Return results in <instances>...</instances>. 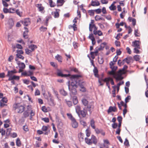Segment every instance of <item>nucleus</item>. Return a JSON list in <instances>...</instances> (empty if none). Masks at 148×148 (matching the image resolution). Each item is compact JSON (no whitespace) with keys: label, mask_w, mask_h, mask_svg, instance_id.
Returning <instances> with one entry per match:
<instances>
[{"label":"nucleus","mask_w":148,"mask_h":148,"mask_svg":"<svg viewBox=\"0 0 148 148\" xmlns=\"http://www.w3.org/2000/svg\"><path fill=\"white\" fill-rule=\"evenodd\" d=\"M72 121V127L74 128H76L78 126V124L77 122H76L75 119L73 118V120Z\"/></svg>","instance_id":"obj_13"},{"label":"nucleus","mask_w":148,"mask_h":148,"mask_svg":"<svg viewBox=\"0 0 148 148\" xmlns=\"http://www.w3.org/2000/svg\"><path fill=\"white\" fill-rule=\"evenodd\" d=\"M94 10H90L88 11V12L90 13V16H93L94 14Z\"/></svg>","instance_id":"obj_52"},{"label":"nucleus","mask_w":148,"mask_h":148,"mask_svg":"<svg viewBox=\"0 0 148 148\" xmlns=\"http://www.w3.org/2000/svg\"><path fill=\"white\" fill-rule=\"evenodd\" d=\"M16 146L18 147H19L21 145V142L20 139L19 138H18L16 140Z\"/></svg>","instance_id":"obj_29"},{"label":"nucleus","mask_w":148,"mask_h":148,"mask_svg":"<svg viewBox=\"0 0 148 148\" xmlns=\"http://www.w3.org/2000/svg\"><path fill=\"white\" fill-rule=\"evenodd\" d=\"M93 72L95 77L98 78H99V75L98 74V71L96 67H94Z\"/></svg>","instance_id":"obj_9"},{"label":"nucleus","mask_w":148,"mask_h":148,"mask_svg":"<svg viewBox=\"0 0 148 148\" xmlns=\"http://www.w3.org/2000/svg\"><path fill=\"white\" fill-rule=\"evenodd\" d=\"M91 3V5L93 6H98L100 5V3L98 1H97V2H96L95 1H92Z\"/></svg>","instance_id":"obj_20"},{"label":"nucleus","mask_w":148,"mask_h":148,"mask_svg":"<svg viewBox=\"0 0 148 148\" xmlns=\"http://www.w3.org/2000/svg\"><path fill=\"white\" fill-rule=\"evenodd\" d=\"M20 22L25 26H28L30 23V20L29 18H26L24 21H21Z\"/></svg>","instance_id":"obj_6"},{"label":"nucleus","mask_w":148,"mask_h":148,"mask_svg":"<svg viewBox=\"0 0 148 148\" xmlns=\"http://www.w3.org/2000/svg\"><path fill=\"white\" fill-rule=\"evenodd\" d=\"M83 104L85 106H87L88 104V101L85 99H83L82 100Z\"/></svg>","instance_id":"obj_26"},{"label":"nucleus","mask_w":148,"mask_h":148,"mask_svg":"<svg viewBox=\"0 0 148 148\" xmlns=\"http://www.w3.org/2000/svg\"><path fill=\"white\" fill-rule=\"evenodd\" d=\"M19 76H17L16 75H13L12 77L8 78V80L9 81H10L12 80H19Z\"/></svg>","instance_id":"obj_17"},{"label":"nucleus","mask_w":148,"mask_h":148,"mask_svg":"<svg viewBox=\"0 0 148 148\" xmlns=\"http://www.w3.org/2000/svg\"><path fill=\"white\" fill-rule=\"evenodd\" d=\"M110 79L111 77H106L104 79H103V81L105 82H106V83L107 82H109Z\"/></svg>","instance_id":"obj_43"},{"label":"nucleus","mask_w":148,"mask_h":148,"mask_svg":"<svg viewBox=\"0 0 148 148\" xmlns=\"http://www.w3.org/2000/svg\"><path fill=\"white\" fill-rule=\"evenodd\" d=\"M85 109L84 108L83 110H81L79 111V116H78L80 119L81 118L80 115H81L82 117L84 118L86 116L87 114V112L86 110H85Z\"/></svg>","instance_id":"obj_8"},{"label":"nucleus","mask_w":148,"mask_h":148,"mask_svg":"<svg viewBox=\"0 0 148 148\" xmlns=\"http://www.w3.org/2000/svg\"><path fill=\"white\" fill-rule=\"evenodd\" d=\"M0 101H1L2 103H7L8 101V99L6 98L3 97Z\"/></svg>","instance_id":"obj_39"},{"label":"nucleus","mask_w":148,"mask_h":148,"mask_svg":"<svg viewBox=\"0 0 148 148\" xmlns=\"http://www.w3.org/2000/svg\"><path fill=\"white\" fill-rule=\"evenodd\" d=\"M49 3L50 6L51 7H54L56 5L55 3L53 2L52 0H49Z\"/></svg>","instance_id":"obj_30"},{"label":"nucleus","mask_w":148,"mask_h":148,"mask_svg":"<svg viewBox=\"0 0 148 148\" xmlns=\"http://www.w3.org/2000/svg\"><path fill=\"white\" fill-rule=\"evenodd\" d=\"M54 17L55 18H58L59 17V14L58 12H55L54 13Z\"/></svg>","instance_id":"obj_51"},{"label":"nucleus","mask_w":148,"mask_h":148,"mask_svg":"<svg viewBox=\"0 0 148 148\" xmlns=\"http://www.w3.org/2000/svg\"><path fill=\"white\" fill-rule=\"evenodd\" d=\"M25 67V65L23 62H21L20 66H19V67L22 69H24Z\"/></svg>","instance_id":"obj_38"},{"label":"nucleus","mask_w":148,"mask_h":148,"mask_svg":"<svg viewBox=\"0 0 148 148\" xmlns=\"http://www.w3.org/2000/svg\"><path fill=\"white\" fill-rule=\"evenodd\" d=\"M24 112L23 114L24 117L25 118L28 117L29 115V111H28V110H26Z\"/></svg>","instance_id":"obj_24"},{"label":"nucleus","mask_w":148,"mask_h":148,"mask_svg":"<svg viewBox=\"0 0 148 148\" xmlns=\"http://www.w3.org/2000/svg\"><path fill=\"white\" fill-rule=\"evenodd\" d=\"M28 32L27 31H25L23 32V36L25 39H27L28 38Z\"/></svg>","instance_id":"obj_32"},{"label":"nucleus","mask_w":148,"mask_h":148,"mask_svg":"<svg viewBox=\"0 0 148 148\" xmlns=\"http://www.w3.org/2000/svg\"><path fill=\"white\" fill-rule=\"evenodd\" d=\"M117 76L116 77V75L114 74H113V76L114 78L115 79L116 81L121 80L123 79V77H122V78L121 77H118V75H116Z\"/></svg>","instance_id":"obj_25"},{"label":"nucleus","mask_w":148,"mask_h":148,"mask_svg":"<svg viewBox=\"0 0 148 148\" xmlns=\"http://www.w3.org/2000/svg\"><path fill=\"white\" fill-rule=\"evenodd\" d=\"M77 43L76 42L74 41L73 42V45L75 49H76L77 48Z\"/></svg>","instance_id":"obj_55"},{"label":"nucleus","mask_w":148,"mask_h":148,"mask_svg":"<svg viewBox=\"0 0 148 148\" xmlns=\"http://www.w3.org/2000/svg\"><path fill=\"white\" fill-rule=\"evenodd\" d=\"M16 57L17 58H19L21 59L22 60H23L24 59V57L21 54H16Z\"/></svg>","instance_id":"obj_54"},{"label":"nucleus","mask_w":148,"mask_h":148,"mask_svg":"<svg viewBox=\"0 0 148 148\" xmlns=\"http://www.w3.org/2000/svg\"><path fill=\"white\" fill-rule=\"evenodd\" d=\"M95 11L97 14H99L101 12V9L98 8L95 10Z\"/></svg>","instance_id":"obj_61"},{"label":"nucleus","mask_w":148,"mask_h":148,"mask_svg":"<svg viewBox=\"0 0 148 148\" xmlns=\"http://www.w3.org/2000/svg\"><path fill=\"white\" fill-rule=\"evenodd\" d=\"M134 59L136 61H138L140 59L139 56L137 55L134 56Z\"/></svg>","instance_id":"obj_36"},{"label":"nucleus","mask_w":148,"mask_h":148,"mask_svg":"<svg viewBox=\"0 0 148 148\" xmlns=\"http://www.w3.org/2000/svg\"><path fill=\"white\" fill-rule=\"evenodd\" d=\"M47 29V28L46 27H44L43 26H41L40 28V30L42 32H44L46 31Z\"/></svg>","instance_id":"obj_49"},{"label":"nucleus","mask_w":148,"mask_h":148,"mask_svg":"<svg viewBox=\"0 0 148 148\" xmlns=\"http://www.w3.org/2000/svg\"><path fill=\"white\" fill-rule=\"evenodd\" d=\"M28 47L32 52L34 51L35 49L37 48V46L36 45L33 44H32L29 45Z\"/></svg>","instance_id":"obj_15"},{"label":"nucleus","mask_w":148,"mask_h":148,"mask_svg":"<svg viewBox=\"0 0 148 148\" xmlns=\"http://www.w3.org/2000/svg\"><path fill=\"white\" fill-rule=\"evenodd\" d=\"M81 76L79 75H73L70 77V80L68 82V88L70 92V95H75L77 94L76 88L79 86L81 88L80 91L83 92H85L86 89L84 87V82L80 79Z\"/></svg>","instance_id":"obj_1"},{"label":"nucleus","mask_w":148,"mask_h":148,"mask_svg":"<svg viewBox=\"0 0 148 148\" xmlns=\"http://www.w3.org/2000/svg\"><path fill=\"white\" fill-rule=\"evenodd\" d=\"M13 74L10 71H8V74L6 75V76L8 77H9V78L12 77V75Z\"/></svg>","instance_id":"obj_41"},{"label":"nucleus","mask_w":148,"mask_h":148,"mask_svg":"<svg viewBox=\"0 0 148 148\" xmlns=\"http://www.w3.org/2000/svg\"><path fill=\"white\" fill-rule=\"evenodd\" d=\"M131 96L130 95L128 96L125 99V102L126 103H127L129 101V100L131 99Z\"/></svg>","instance_id":"obj_46"},{"label":"nucleus","mask_w":148,"mask_h":148,"mask_svg":"<svg viewBox=\"0 0 148 148\" xmlns=\"http://www.w3.org/2000/svg\"><path fill=\"white\" fill-rule=\"evenodd\" d=\"M73 103L74 105H76L78 103V100L77 97L74 96L73 97Z\"/></svg>","instance_id":"obj_28"},{"label":"nucleus","mask_w":148,"mask_h":148,"mask_svg":"<svg viewBox=\"0 0 148 148\" xmlns=\"http://www.w3.org/2000/svg\"><path fill=\"white\" fill-rule=\"evenodd\" d=\"M124 82L123 81H122L121 82H120L119 83L117 84L116 86H112V87L114 89H115V88L116 87L117 89V92H118L119 90V86H120L121 85H122L124 84Z\"/></svg>","instance_id":"obj_11"},{"label":"nucleus","mask_w":148,"mask_h":148,"mask_svg":"<svg viewBox=\"0 0 148 148\" xmlns=\"http://www.w3.org/2000/svg\"><path fill=\"white\" fill-rule=\"evenodd\" d=\"M25 53L28 55H31L30 54L32 51L30 50L27 48H26L25 49Z\"/></svg>","instance_id":"obj_33"},{"label":"nucleus","mask_w":148,"mask_h":148,"mask_svg":"<svg viewBox=\"0 0 148 148\" xmlns=\"http://www.w3.org/2000/svg\"><path fill=\"white\" fill-rule=\"evenodd\" d=\"M116 46L118 47L120 46V42L119 41L117 40H115L114 42Z\"/></svg>","instance_id":"obj_59"},{"label":"nucleus","mask_w":148,"mask_h":148,"mask_svg":"<svg viewBox=\"0 0 148 148\" xmlns=\"http://www.w3.org/2000/svg\"><path fill=\"white\" fill-rule=\"evenodd\" d=\"M25 121V120L23 117L20 119L19 120L18 122L20 124H22Z\"/></svg>","instance_id":"obj_57"},{"label":"nucleus","mask_w":148,"mask_h":148,"mask_svg":"<svg viewBox=\"0 0 148 148\" xmlns=\"http://www.w3.org/2000/svg\"><path fill=\"white\" fill-rule=\"evenodd\" d=\"M85 140L86 143L89 145H90L92 143L96 145L97 143V138L93 135H91L90 139L86 138Z\"/></svg>","instance_id":"obj_2"},{"label":"nucleus","mask_w":148,"mask_h":148,"mask_svg":"<svg viewBox=\"0 0 148 148\" xmlns=\"http://www.w3.org/2000/svg\"><path fill=\"white\" fill-rule=\"evenodd\" d=\"M15 108L17 110L18 113H21L24 111L25 107L21 105L18 103L15 104Z\"/></svg>","instance_id":"obj_3"},{"label":"nucleus","mask_w":148,"mask_h":148,"mask_svg":"<svg viewBox=\"0 0 148 148\" xmlns=\"http://www.w3.org/2000/svg\"><path fill=\"white\" fill-rule=\"evenodd\" d=\"M57 75L58 76L66 77L67 79H70V77L72 75L70 74H63L61 71L59 69H57Z\"/></svg>","instance_id":"obj_4"},{"label":"nucleus","mask_w":148,"mask_h":148,"mask_svg":"<svg viewBox=\"0 0 148 148\" xmlns=\"http://www.w3.org/2000/svg\"><path fill=\"white\" fill-rule=\"evenodd\" d=\"M84 134L83 133L80 132L78 135V137L79 139V140L81 141H82L83 140L84 138Z\"/></svg>","instance_id":"obj_19"},{"label":"nucleus","mask_w":148,"mask_h":148,"mask_svg":"<svg viewBox=\"0 0 148 148\" xmlns=\"http://www.w3.org/2000/svg\"><path fill=\"white\" fill-rule=\"evenodd\" d=\"M107 44V43L106 42H103L101 43L100 46V47L98 48V50H102L103 49L104 47Z\"/></svg>","instance_id":"obj_18"},{"label":"nucleus","mask_w":148,"mask_h":148,"mask_svg":"<svg viewBox=\"0 0 148 148\" xmlns=\"http://www.w3.org/2000/svg\"><path fill=\"white\" fill-rule=\"evenodd\" d=\"M87 106V108H88V111L90 113V114L94 108L93 103L92 102L90 103Z\"/></svg>","instance_id":"obj_5"},{"label":"nucleus","mask_w":148,"mask_h":148,"mask_svg":"<svg viewBox=\"0 0 148 148\" xmlns=\"http://www.w3.org/2000/svg\"><path fill=\"white\" fill-rule=\"evenodd\" d=\"M80 109V107L79 106L77 105L75 107L76 112L78 116H79V111L81 110Z\"/></svg>","instance_id":"obj_21"},{"label":"nucleus","mask_w":148,"mask_h":148,"mask_svg":"<svg viewBox=\"0 0 148 148\" xmlns=\"http://www.w3.org/2000/svg\"><path fill=\"white\" fill-rule=\"evenodd\" d=\"M95 121L93 119H92L90 122V125L92 128L93 129H95Z\"/></svg>","instance_id":"obj_27"},{"label":"nucleus","mask_w":148,"mask_h":148,"mask_svg":"<svg viewBox=\"0 0 148 148\" xmlns=\"http://www.w3.org/2000/svg\"><path fill=\"white\" fill-rule=\"evenodd\" d=\"M85 132L86 133V135L88 137L90 135L91 133L90 131L88 130V128L86 129Z\"/></svg>","instance_id":"obj_37"},{"label":"nucleus","mask_w":148,"mask_h":148,"mask_svg":"<svg viewBox=\"0 0 148 148\" xmlns=\"http://www.w3.org/2000/svg\"><path fill=\"white\" fill-rule=\"evenodd\" d=\"M15 12L16 14L20 16H21L22 14V12L19 11V9H17L16 10Z\"/></svg>","instance_id":"obj_45"},{"label":"nucleus","mask_w":148,"mask_h":148,"mask_svg":"<svg viewBox=\"0 0 148 148\" xmlns=\"http://www.w3.org/2000/svg\"><path fill=\"white\" fill-rule=\"evenodd\" d=\"M23 81L24 83L28 85L29 84V81L26 79H23Z\"/></svg>","instance_id":"obj_62"},{"label":"nucleus","mask_w":148,"mask_h":148,"mask_svg":"<svg viewBox=\"0 0 148 148\" xmlns=\"http://www.w3.org/2000/svg\"><path fill=\"white\" fill-rule=\"evenodd\" d=\"M48 129V127L47 126H45L43 125L42 128V131H45L47 130Z\"/></svg>","instance_id":"obj_64"},{"label":"nucleus","mask_w":148,"mask_h":148,"mask_svg":"<svg viewBox=\"0 0 148 148\" xmlns=\"http://www.w3.org/2000/svg\"><path fill=\"white\" fill-rule=\"evenodd\" d=\"M109 8L111 10H116V7L115 5H111V6L109 7Z\"/></svg>","instance_id":"obj_53"},{"label":"nucleus","mask_w":148,"mask_h":148,"mask_svg":"<svg viewBox=\"0 0 148 148\" xmlns=\"http://www.w3.org/2000/svg\"><path fill=\"white\" fill-rule=\"evenodd\" d=\"M64 0H57V3L62 4V5H61L58 4L57 5V6L58 7L59 6H62V4L64 3Z\"/></svg>","instance_id":"obj_40"},{"label":"nucleus","mask_w":148,"mask_h":148,"mask_svg":"<svg viewBox=\"0 0 148 148\" xmlns=\"http://www.w3.org/2000/svg\"><path fill=\"white\" fill-rule=\"evenodd\" d=\"M138 30L136 29L134 30V34L135 37H139L140 34L139 33H138Z\"/></svg>","instance_id":"obj_35"},{"label":"nucleus","mask_w":148,"mask_h":148,"mask_svg":"<svg viewBox=\"0 0 148 148\" xmlns=\"http://www.w3.org/2000/svg\"><path fill=\"white\" fill-rule=\"evenodd\" d=\"M55 59L57 60L59 62H62V57L59 54H57L55 57Z\"/></svg>","instance_id":"obj_14"},{"label":"nucleus","mask_w":148,"mask_h":148,"mask_svg":"<svg viewBox=\"0 0 148 148\" xmlns=\"http://www.w3.org/2000/svg\"><path fill=\"white\" fill-rule=\"evenodd\" d=\"M88 38L90 39L91 40H94L95 39L92 34H90L88 36Z\"/></svg>","instance_id":"obj_47"},{"label":"nucleus","mask_w":148,"mask_h":148,"mask_svg":"<svg viewBox=\"0 0 148 148\" xmlns=\"http://www.w3.org/2000/svg\"><path fill=\"white\" fill-rule=\"evenodd\" d=\"M118 126V124L116 123H113L112 124V127L113 129H116Z\"/></svg>","instance_id":"obj_63"},{"label":"nucleus","mask_w":148,"mask_h":148,"mask_svg":"<svg viewBox=\"0 0 148 148\" xmlns=\"http://www.w3.org/2000/svg\"><path fill=\"white\" fill-rule=\"evenodd\" d=\"M40 94V91L38 89H37L36 90V91L35 92V95H39Z\"/></svg>","instance_id":"obj_58"},{"label":"nucleus","mask_w":148,"mask_h":148,"mask_svg":"<svg viewBox=\"0 0 148 148\" xmlns=\"http://www.w3.org/2000/svg\"><path fill=\"white\" fill-rule=\"evenodd\" d=\"M36 6L38 8L39 11H41L44 9V7L42 6L41 4H37L36 5Z\"/></svg>","instance_id":"obj_16"},{"label":"nucleus","mask_w":148,"mask_h":148,"mask_svg":"<svg viewBox=\"0 0 148 148\" xmlns=\"http://www.w3.org/2000/svg\"><path fill=\"white\" fill-rule=\"evenodd\" d=\"M98 62L100 64H102L104 62V60L103 58H99L98 57Z\"/></svg>","instance_id":"obj_44"},{"label":"nucleus","mask_w":148,"mask_h":148,"mask_svg":"<svg viewBox=\"0 0 148 148\" xmlns=\"http://www.w3.org/2000/svg\"><path fill=\"white\" fill-rule=\"evenodd\" d=\"M60 92V94L64 96H66L67 95V92L63 89H61Z\"/></svg>","instance_id":"obj_23"},{"label":"nucleus","mask_w":148,"mask_h":148,"mask_svg":"<svg viewBox=\"0 0 148 148\" xmlns=\"http://www.w3.org/2000/svg\"><path fill=\"white\" fill-rule=\"evenodd\" d=\"M117 109L115 106L112 107L110 106L107 112L108 113H109L112 112H115Z\"/></svg>","instance_id":"obj_10"},{"label":"nucleus","mask_w":148,"mask_h":148,"mask_svg":"<svg viewBox=\"0 0 148 148\" xmlns=\"http://www.w3.org/2000/svg\"><path fill=\"white\" fill-rule=\"evenodd\" d=\"M95 131L96 133L97 134H98L100 133V132L102 131L101 129H99L98 128H97L96 129H95Z\"/></svg>","instance_id":"obj_48"},{"label":"nucleus","mask_w":148,"mask_h":148,"mask_svg":"<svg viewBox=\"0 0 148 148\" xmlns=\"http://www.w3.org/2000/svg\"><path fill=\"white\" fill-rule=\"evenodd\" d=\"M69 70L71 71H74L75 73L78 72V70L76 68L70 67Z\"/></svg>","instance_id":"obj_31"},{"label":"nucleus","mask_w":148,"mask_h":148,"mask_svg":"<svg viewBox=\"0 0 148 148\" xmlns=\"http://www.w3.org/2000/svg\"><path fill=\"white\" fill-rule=\"evenodd\" d=\"M139 41L138 40H135L134 41H133L132 42V43L133 45L134 46L136 47V48H137L138 49H140V47L139 44H138V42H139Z\"/></svg>","instance_id":"obj_12"},{"label":"nucleus","mask_w":148,"mask_h":148,"mask_svg":"<svg viewBox=\"0 0 148 148\" xmlns=\"http://www.w3.org/2000/svg\"><path fill=\"white\" fill-rule=\"evenodd\" d=\"M115 64L112 61H111L109 63L110 68L112 69V71L115 72L117 69L118 67L117 66H113Z\"/></svg>","instance_id":"obj_7"},{"label":"nucleus","mask_w":148,"mask_h":148,"mask_svg":"<svg viewBox=\"0 0 148 148\" xmlns=\"http://www.w3.org/2000/svg\"><path fill=\"white\" fill-rule=\"evenodd\" d=\"M8 24L11 27H13L14 25V21L12 18L10 19L8 21Z\"/></svg>","instance_id":"obj_22"},{"label":"nucleus","mask_w":148,"mask_h":148,"mask_svg":"<svg viewBox=\"0 0 148 148\" xmlns=\"http://www.w3.org/2000/svg\"><path fill=\"white\" fill-rule=\"evenodd\" d=\"M95 26L94 24L92 25L91 24H89V30L90 31H92V28L94 26Z\"/></svg>","instance_id":"obj_50"},{"label":"nucleus","mask_w":148,"mask_h":148,"mask_svg":"<svg viewBox=\"0 0 148 148\" xmlns=\"http://www.w3.org/2000/svg\"><path fill=\"white\" fill-rule=\"evenodd\" d=\"M16 48L22 49L23 48L22 46L20 44H16Z\"/></svg>","instance_id":"obj_56"},{"label":"nucleus","mask_w":148,"mask_h":148,"mask_svg":"<svg viewBox=\"0 0 148 148\" xmlns=\"http://www.w3.org/2000/svg\"><path fill=\"white\" fill-rule=\"evenodd\" d=\"M124 73H123V71H119V70L117 72V73L116 75H118V77H121V78H122L123 75Z\"/></svg>","instance_id":"obj_34"},{"label":"nucleus","mask_w":148,"mask_h":148,"mask_svg":"<svg viewBox=\"0 0 148 148\" xmlns=\"http://www.w3.org/2000/svg\"><path fill=\"white\" fill-rule=\"evenodd\" d=\"M124 144L127 147L130 146L128 140L127 138L125 139V141L124 142Z\"/></svg>","instance_id":"obj_42"},{"label":"nucleus","mask_w":148,"mask_h":148,"mask_svg":"<svg viewBox=\"0 0 148 148\" xmlns=\"http://www.w3.org/2000/svg\"><path fill=\"white\" fill-rule=\"evenodd\" d=\"M42 120L47 123H48L49 122V119L48 118L45 117L43 118L42 119Z\"/></svg>","instance_id":"obj_60"}]
</instances>
